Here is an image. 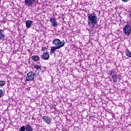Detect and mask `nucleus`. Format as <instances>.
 Listing matches in <instances>:
<instances>
[{"instance_id": "4468645a", "label": "nucleus", "mask_w": 131, "mask_h": 131, "mask_svg": "<svg viewBox=\"0 0 131 131\" xmlns=\"http://www.w3.org/2000/svg\"><path fill=\"white\" fill-rule=\"evenodd\" d=\"M32 59L33 61H37L39 60V56L37 55H34L32 57Z\"/></svg>"}, {"instance_id": "f03ea898", "label": "nucleus", "mask_w": 131, "mask_h": 131, "mask_svg": "<svg viewBox=\"0 0 131 131\" xmlns=\"http://www.w3.org/2000/svg\"><path fill=\"white\" fill-rule=\"evenodd\" d=\"M53 45H54V47L59 49H61V48H63L64 46H65V41L64 40H60L58 38L54 39L52 41Z\"/></svg>"}, {"instance_id": "5701e85b", "label": "nucleus", "mask_w": 131, "mask_h": 131, "mask_svg": "<svg viewBox=\"0 0 131 131\" xmlns=\"http://www.w3.org/2000/svg\"><path fill=\"white\" fill-rule=\"evenodd\" d=\"M129 16L130 18H131V11L129 12Z\"/></svg>"}, {"instance_id": "6ab92c4d", "label": "nucleus", "mask_w": 131, "mask_h": 131, "mask_svg": "<svg viewBox=\"0 0 131 131\" xmlns=\"http://www.w3.org/2000/svg\"><path fill=\"white\" fill-rule=\"evenodd\" d=\"M26 130V126H23L20 127L19 131H25Z\"/></svg>"}, {"instance_id": "412c9836", "label": "nucleus", "mask_w": 131, "mask_h": 131, "mask_svg": "<svg viewBox=\"0 0 131 131\" xmlns=\"http://www.w3.org/2000/svg\"><path fill=\"white\" fill-rule=\"evenodd\" d=\"M46 50H47L46 47H42L41 51H46Z\"/></svg>"}, {"instance_id": "f257e3e1", "label": "nucleus", "mask_w": 131, "mask_h": 131, "mask_svg": "<svg viewBox=\"0 0 131 131\" xmlns=\"http://www.w3.org/2000/svg\"><path fill=\"white\" fill-rule=\"evenodd\" d=\"M88 23L90 29H93L95 26L98 24V17L95 12L88 14Z\"/></svg>"}, {"instance_id": "9d476101", "label": "nucleus", "mask_w": 131, "mask_h": 131, "mask_svg": "<svg viewBox=\"0 0 131 131\" xmlns=\"http://www.w3.org/2000/svg\"><path fill=\"white\" fill-rule=\"evenodd\" d=\"M26 131H33V128L29 124L26 125Z\"/></svg>"}, {"instance_id": "7ed1b4c3", "label": "nucleus", "mask_w": 131, "mask_h": 131, "mask_svg": "<svg viewBox=\"0 0 131 131\" xmlns=\"http://www.w3.org/2000/svg\"><path fill=\"white\" fill-rule=\"evenodd\" d=\"M123 31L124 34H125V35H126L127 36L130 35V32H131L130 26L129 25H126L123 28Z\"/></svg>"}, {"instance_id": "20e7f679", "label": "nucleus", "mask_w": 131, "mask_h": 131, "mask_svg": "<svg viewBox=\"0 0 131 131\" xmlns=\"http://www.w3.org/2000/svg\"><path fill=\"white\" fill-rule=\"evenodd\" d=\"M35 75V74H33L32 72H29L27 74V76L26 78V81H32V80H34Z\"/></svg>"}, {"instance_id": "f8f14e48", "label": "nucleus", "mask_w": 131, "mask_h": 131, "mask_svg": "<svg viewBox=\"0 0 131 131\" xmlns=\"http://www.w3.org/2000/svg\"><path fill=\"white\" fill-rule=\"evenodd\" d=\"M112 78L113 79V81L115 83L117 82V79L118 78V77H117V75L115 74L112 76Z\"/></svg>"}, {"instance_id": "4be33fe9", "label": "nucleus", "mask_w": 131, "mask_h": 131, "mask_svg": "<svg viewBox=\"0 0 131 131\" xmlns=\"http://www.w3.org/2000/svg\"><path fill=\"white\" fill-rule=\"evenodd\" d=\"M122 2H123L124 3H127L128 2V0H121Z\"/></svg>"}, {"instance_id": "1a4fd4ad", "label": "nucleus", "mask_w": 131, "mask_h": 131, "mask_svg": "<svg viewBox=\"0 0 131 131\" xmlns=\"http://www.w3.org/2000/svg\"><path fill=\"white\" fill-rule=\"evenodd\" d=\"M32 25V21L30 20H28L26 21V25L27 28H30Z\"/></svg>"}, {"instance_id": "dca6fc26", "label": "nucleus", "mask_w": 131, "mask_h": 131, "mask_svg": "<svg viewBox=\"0 0 131 131\" xmlns=\"http://www.w3.org/2000/svg\"><path fill=\"white\" fill-rule=\"evenodd\" d=\"M115 74H116V71H115V70H112L109 73L110 75L112 76V75H115Z\"/></svg>"}, {"instance_id": "423d86ee", "label": "nucleus", "mask_w": 131, "mask_h": 131, "mask_svg": "<svg viewBox=\"0 0 131 131\" xmlns=\"http://www.w3.org/2000/svg\"><path fill=\"white\" fill-rule=\"evenodd\" d=\"M41 58L43 60H49L50 59V54L48 53V51H47V52L43 53Z\"/></svg>"}, {"instance_id": "ddd939ff", "label": "nucleus", "mask_w": 131, "mask_h": 131, "mask_svg": "<svg viewBox=\"0 0 131 131\" xmlns=\"http://www.w3.org/2000/svg\"><path fill=\"white\" fill-rule=\"evenodd\" d=\"M3 32H4V30L0 29V39H4L5 37V34H3Z\"/></svg>"}, {"instance_id": "b1692460", "label": "nucleus", "mask_w": 131, "mask_h": 131, "mask_svg": "<svg viewBox=\"0 0 131 131\" xmlns=\"http://www.w3.org/2000/svg\"><path fill=\"white\" fill-rule=\"evenodd\" d=\"M63 1H65L66 2H67V1H68V0H63Z\"/></svg>"}, {"instance_id": "6e6552de", "label": "nucleus", "mask_w": 131, "mask_h": 131, "mask_svg": "<svg viewBox=\"0 0 131 131\" xmlns=\"http://www.w3.org/2000/svg\"><path fill=\"white\" fill-rule=\"evenodd\" d=\"M50 21L51 22V24H52L53 26H58V23H57V20L54 18H51L50 19Z\"/></svg>"}, {"instance_id": "aec40b11", "label": "nucleus", "mask_w": 131, "mask_h": 131, "mask_svg": "<svg viewBox=\"0 0 131 131\" xmlns=\"http://www.w3.org/2000/svg\"><path fill=\"white\" fill-rule=\"evenodd\" d=\"M4 95H5V93H4V91L0 89V98H2Z\"/></svg>"}, {"instance_id": "2eb2a0df", "label": "nucleus", "mask_w": 131, "mask_h": 131, "mask_svg": "<svg viewBox=\"0 0 131 131\" xmlns=\"http://www.w3.org/2000/svg\"><path fill=\"white\" fill-rule=\"evenodd\" d=\"M125 55L127 56V57H129V58H131V52L129 51V50L127 49L125 51Z\"/></svg>"}, {"instance_id": "9b49d317", "label": "nucleus", "mask_w": 131, "mask_h": 131, "mask_svg": "<svg viewBox=\"0 0 131 131\" xmlns=\"http://www.w3.org/2000/svg\"><path fill=\"white\" fill-rule=\"evenodd\" d=\"M56 50H59L58 48L55 47L54 46L51 48L50 54L52 55V54H55V52Z\"/></svg>"}, {"instance_id": "f3484780", "label": "nucleus", "mask_w": 131, "mask_h": 131, "mask_svg": "<svg viewBox=\"0 0 131 131\" xmlns=\"http://www.w3.org/2000/svg\"><path fill=\"white\" fill-rule=\"evenodd\" d=\"M6 84V81L4 80H0V86H4Z\"/></svg>"}, {"instance_id": "a211bd4d", "label": "nucleus", "mask_w": 131, "mask_h": 131, "mask_svg": "<svg viewBox=\"0 0 131 131\" xmlns=\"http://www.w3.org/2000/svg\"><path fill=\"white\" fill-rule=\"evenodd\" d=\"M34 68L35 69H36V70H38L39 69H40V70H41V68L40 67V66H38V65H35L34 66Z\"/></svg>"}, {"instance_id": "39448f33", "label": "nucleus", "mask_w": 131, "mask_h": 131, "mask_svg": "<svg viewBox=\"0 0 131 131\" xmlns=\"http://www.w3.org/2000/svg\"><path fill=\"white\" fill-rule=\"evenodd\" d=\"M35 3V0H25V5L26 7H32Z\"/></svg>"}, {"instance_id": "0eeeda50", "label": "nucleus", "mask_w": 131, "mask_h": 131, "mask_svg": "<svg viewBox=\"0 0 131 131\" xmlns=\"http://www.w3.org/2000/svg\"><path fill=\"white\" fill-rule=\"evenodd\" d=\"M42 119L45 123H47V124H50L51 122V118L48 116H44L42 118Z\"/></svg>"}]
</instances>
